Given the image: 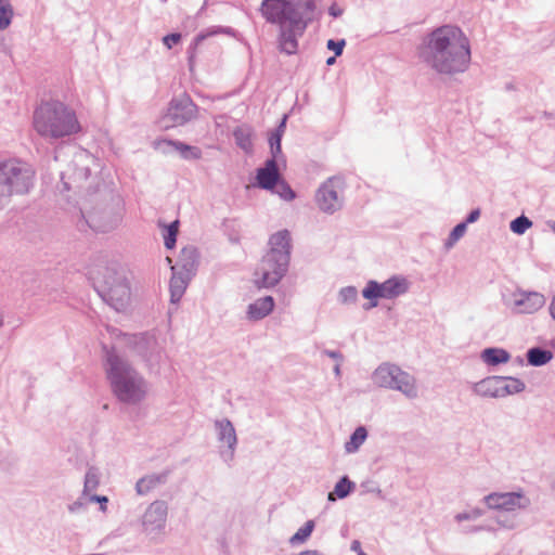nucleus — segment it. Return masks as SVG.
Listing matches in <instances>:
<instances>
[{"mask_svg": "<svg viewBox=\"0 0 555 555\" xmlns=\"http://www.w3.org/2000/svg\"><path fill=\"white\" fill-rule=\"evenodd\" d=\"M424 56L439 73L463 72L470 61L469 41L459 27L446 25L429 35Z\"/></svg>", "mask_w": 555, "mask_h": 555, "instance_id": "obj_1", "label": "nucleus"}, {"mask_svg": "<svg viewBox=\"0 0 555 555\" xmlns=\"http://www.w3.org/2000/svg\"><path fill=\"white\" fill-rule=\"evenodd\" d=\"M33 126L38 134L51 139L69 137L81 131L76 112L57 100L42 102L35 109Z\"/></svg>", "mask_w": 555, "mask_h": 555, "instance_id": "obj_2", "label": "nucleus"}, {"mask_svg": "<svg viewBox=\"0 0 555 555\" xmlns=\"http://www.w3.org/2000/svg\"><path fill=\"white\" fill-rule=\"evenodd\" d=\"M106 373L113 392L119 400L135 403L144 398L146 390L143 378L117 354H108Z\"/></svg>", "mask_w": 555, "mask_h": 555, "instance_id": "obj_3", "label": "nucleus"}, {"mask_svg": "<svg viewBox=\"0 0 555 555\" xmlns=\"http://www.w3.org/2000/svg\"><path fill=\"white\" fill-rule=\"evenodd\" d=\"M263 17L272 24L282 25L299 15H309L314 10L312 0H263Z\"/></svg>", "mask_w": 555, "mask_h": 555, "instance_id": "obj_4", "label": "nucleus"}, {"mask_svg": "<svg viewBox=\"0 0 555 555\" xmlns=\"http://www.w3.org/2000/svg\"><path fill=\"white\" fill-rule=\"evenodd\" d=\"M33 171L15 162L0 164V203L12 194L27 192L33 181Z\"/></svg>", "mask_w": 555, "mask_h": 555, "instance_id": "obj_5", "label": "nucleus"}, {"mask_svg": "<svg viewBox=\"0 0 555 555\" xmlns=\"http://www.w3.org/2000/svg\"><path fill=\"white\" fill-rule=\"evenodd\" d=\"M101 291L116 307H121L129 299L130 288L124 274L116 269L105 268L96 272L94 278Z\"/></svg>", "mask_w": 555, "mask_h": 555, "instance_id": "obj_6", "label": "nucleus"}, {"mask_svg": "<svg viewBox=\"0 0 555 555\" xmlns=\"http://www.w3.org/2000/svg\"><path fill=\"white\" fill-rule=\"evenodd\" d=\"M288 261L284 254L267 253L255 270L254 282L260 287H272L286 272Z\"/></svg>", "mask_w": 555, "mask_h": 555, "instance_id": "obj_7", "label": "nucleus"}, {"mask_svg": "<svg viewBox=\"0 0 555 555\" xmlns=\"http://www.w3.org/2000/svg\"><path fill=\"white\" fill-rule=\"evenodd\" d=\"M374 378L382 387L398 389L409 397L416 395L414 380L397 366H379L374 373Z\"/></svg>", "mask_w": 555, "mask_h": 555, "instance_id": "obj_8", "label": "nucleus"}, {"mask_svg": "<svg viewBox=\"0 0 555 555\" xmlns=\"http://www.w3.org/2000/svg\"><path fill=\"white\" fill-rule=\"evenodd\" d=\"M308 15H299L280 25L279 47L282 52L294 54L298 49V38L307 28Z\"/></svg>", "mask_w": 555, "mask_h": 555, "instance_id": "obj_9", "label": "nucleus"}, {"mask_svg": "<svg viewBox=\"0 0 555 555\" xmlns=\"http://www.w3.org/2000/svg\"><path fill=\"white\" fill-rule=\"evenodd\" d=\"M408 289V282L405 279L401 278H391L384 283L379 284L375 281H370L362 294L366 299H376V298H393Z\"/></svg>", "mask_w": 555, "mask_h": 555, "instance_id": "obj_10", "label": "nucleus"}, {"mask_svg": "<svg viewBox=\"0 0 555 555\" xmlns=\"http://www.w3.org/2000/svg\"><path fill=\"white\" fill-rule=\"evenodd\" d=\"M343 190V181L331 178L318 190L315 201L319 208L325 212H333L340 207L339 192Z\"/></svg>", "mask_w": 555, "mask_h": 555, "instance_id": "obj_11", "label": "nucleus"}, {"mask_svg": "<svg viewBox=\"0 0 555 555\" xmlns=\"http://www.w3.org/2000/svg\"><path fill=\"white\" fill-rule=\"evenodd\" d=\"M196 116V105L192 102L189 96H182L180 99L171 101L166 119L169 126H181Z\"/></svg>", "mask_w": 555, "mask_h": 555, "instance_id": "obj_12", "label": "nucleus"}, {"mask_svg": "<svg viewBox=\"0 0 555 555\" xmlns=\"http://www.w3.org/2000/svg\"><path fill=\"white\" fill-rule=\"evenodd\" d=\"M485 500L488 507L494 509L515 511L529 505V500L520 492L491 493Z\"/></svg>", "mask_w": 555, "mask_h": 555, "instance_id": "obj_13", "label": "nucleus"}, {"mask_svg": "<svg viewBox=\"0 0 555 555\" xmlns=\"http://www.w3.org/2000/svg\"><path fill=\"white\" fill-rule=\"evenodd\" d=\"M280 179L279 168L274 158L268 159L264 167L257 170L256 180L261 189L273 191Z\"/></svg>", "mask_w": 555, "mask_h": 555, "instance_id": "obj_14", "label": "nucleus"}, {"mask_svg": "<svg viewBox=\"0 0 555 555\" xmlns=\"http://www.w3.org/2000/svg\"><path fill=\"white\" fill-rule=\"evenodd\" d=\"M197 258V250L194 247H184L180 253L177 264L171 266V270L190 275L195 270Z\"/></svg>", "mask_w": 555, "mask_h": 555, "instance_id": "obj_15", "label": "nucleus"}, {"mask_svg": "<svg viewBox=\"0 0 555 555\" xmlns=\"http://www.w3.org/2000/svg\"><path fill=\"white\" fill-rule=\"evenodd\" d=\"M504 383V377H489L477 385V391L483 396L503 397L506 390Z\"/></svg>", "mask_w": 555, "mask_h": 555, "instance_id": "obj_16", "label": "nucleus"}, {"mask_svg": "<svg viewBox=\"0 0 555 555\" xmlns=\"http://www.w3.org/2000/svg\"><path fill=\"white\" fill-rule=\"evenodd\" d=\"M274 300L271 296H266L248 306L247 314L251 320H261L272 312Z\"/></svg>", "mask_w": 555, "mask_h": 555, "instance_id": "obj_17", "label": "nucleus"}, {"mask_svg": "<svg viewBox=\"0 0 555 555\" xmlns=\"http://www.w3.org/2000/svg\"><path fill=\"white\" fill-rule=\"evenodd\" d=\"M544 298L538 293L524 295L521 299L516 301L517 311L520 313H533L542 308Z\"/></svg>", "mask_w": 555, "mask_h": 555, "instance_id": "obj_18", "label": "nucleus"}, {"mask_svg": "<svg viewBox=\"0 0 555 555\" xmlns=\"http://www.w3.org/2000/svg\"><path fill=\"white\" fill-rule=\"evenodd\" d=\"M172 278L170 280V296L172 302H178L183 296L190 275L180 273L179 271H172Z\"/></svg>", "mask_w": 555, "mask_h": 555, "instance_id": "obj_19", "label": "nucleus"}, {"mask_svg": "<svg viewBox=\"0 0 555 555\" xmlns=\"http://www.w3.org/2000/svg\"><path fill=\"white\" fill-rule=\"evenodd\" d=\"M270 250L268 253H279L289 259V233L287 231H280L273 234L270 238Z\"/></svg>", "mask_w": 555, "mask_h": 555, "instance_id": "obj_20", "label": "nucleus"}, {"mask_svg": "<svg viewBox=\"0 0 555 555\" xmlns=\"http://www.w3.org/2000/svg\"><path fill=\"white\" fill-rule=\"evenodd\" d=\"M251 134V130L247 127H237L233 132L236 144L247 153L253 150Z\"/></svg>", "mask_w": 555, "mask_h": 555, "instance_id": "obj_21", "label": "nucleus"}, {"mask_svg": "<svg viewBox=\"0 0 555 555\" xmlns=\"http://www.w3.org/2000/svg\"><path fill=\"white\" fill-rule=\"evenodd\" d=\"M481 357L486 363L491 365L505 363L509 360V354L505 350L498 348H488L483 350Z\"/></svg>", "mask_w": 555, "mask_h": 555, "instance_id": "obj_22", "label": "nucleus"}, {"mask_svg": "<svg viewBox=\"0 0 555 555\" xmlns=\"http://www.w3.org/2000/svg\"><path fill=\"white\" fill-rule=\"evenodd\" d=\"M528 362L533 366L546 364L553 359L552 351L540 348H531L527 353Z\"/></svg>", "mask_w": 555, "mask_h": 555, "instance_id": "obj_23", "label": "nucleus"}, {"mask_svg": "<svg viewBox=\"0 0 555 555\" xmlns=\"http://www.w3.org/2000/svg\"><path fill=\"white\" fill-rule=\"evenodd\" d=\"M158 146L162 145H172L175 146L184 157H193V158H199L201 157V150L195 146H190L180 142H172L163 140L157 143Z\"/></svg>", "mask_w": 555, "mask_h": 555, "instance_id": "obj_24", "label": "nucleus"}, {"mask_svg": "<svg viewBox=\"0 0 555 555\" xmlns=\"http://www.w3.org/2000/svg\"><path fill=\"white\" fill-rule=\"evenodd\" d=\"M220 439L230 448L236 443L235 430L229 421L218 423Z\"/></svg>", "mask_w": 555, "mask_h": 555, "instance_id": "obj_25", "label": "nucleus"}, {"mask_svg": "<svg viewBox=\"0 0 555 555\" xmlns=\"http://www.w3.org/2000/svg\"><path fill=\"white\" fill-rule=\"evenodd\" d=\"M366 437V429L364 427H358L350 437V440L346 443V451L348 453L356 452L359 449V447L365 441Z\"/></svg>", "mask_w": 555, "mask_h": 555, "instance_id": "obj_26", "label": "nucleus"}, {"mask_svg": "<svg viewBox=\"0 0 555 555\" xmlns=\"http://www.w3.org/2000/svg\"><path fill=\"white\" fill-rule=\"evenodd\" d=\"M352 483L348 480L347 477L341 478L335 486L333 492L328 493V500L335 501V495L339 499H343L349 494L351 491Z\"/></svg>", "mask_w": 555, "mask_h": 555, "instance_id": "obj_27", "label": "nucleus"}, {"mask_svg": "<svg viewBox=\"0 0 555 555\" xmlns=\"http://www.w3.org/2000/svg\"><path fill=\"white\" fill-rule=\"evenodd\" d=\"M285 120H286V117L283 118L279 129H276V131L273 132L271 134V137L269 138V143H270L271 151H272V158H274V159H275L276 155L279 153H281V139H282V134H283L284 128H285Z\"/></svg>", "mask_w": 555, "mask_h": 555, "instance_id": "obj_28", "label": "nucleus"}, {"mask_svg": "<svg viewBox=\"0 0 555 555\" xmlns=\"http://www.w3.org/2000/svg\"><path fill=\"white\" fill-rule=\"evenodd\" d=\"M273 191L285 201H293L296 196L291 186L282 179L275 184Z\"/></svg>", "mask_w": 555, "mask_h": 555, "instance_id": "obj_29", "label": "nucleus"}, {"mask_svg": "<svg viewBox=\"0 0 555 555\" xmlns=\"http://www.w3.org/2000/svg\"><path fill=\"white\" fill-rule=\"evenodd\" d=\"M13 15L12 8L9 3L0 0V29L7 28Z\"/></svg>", "mask_w": 555, "mask_h": 555, "instance_id": "obj_30", "label": "nucleus"}, {"mask_svg": "<svg viewBox=\"0 0 555 555\" xmlns=\"http://www.w3.org/2000/svg\"><path fill=\"white\" fill-rule=\"evenodd\" d=\"M178 221H173L169 225L165 227L166 233L164 234L165 246L167 248H172L176 244L177 234H178Z\"/></svg>", "mask_w": 555, "mask_h": 555, "instance_id": "obj_31", "label": "nucleus"}, {"mask_svg": "<svg viewBox=\"0 0 555 555\" xmlns=\"http://www.w3.org/2000/svg\"><path fill=\"white\" fill-rule=\"evenodd\" d=\"M532 222L525 216H520L511 222V230L516 234H524Z\"/></svg>", "mask_w": 555, "mask_h": 555, "instance_id": "obj_32", "label": "nucleus"}, {"mask_svg": "<svg viewBox=\"0 0 555 555\" xmlns=\"http://www.w3.org/2000/svg\"><path fill=\"white\" fill-rule=\"evenodd\" d=\"M314 528V522L312 520H309L305 524L304 527H301L291 539V542H304L307 540L310 534L312 533Z\"/></svg>", "mask_w": 555, "mask_h": 555, "instance_id": "obj_33", "label": "nucleus"}, {"mask_svg": "<svg viewBox=\"0 0 555 555\" xmlns=\"http://www.w3.org/2000/svg\"><path fill=\"white\" fill-rule=\"evenodd\" d=\"M504 385L506 387L505 395L519 392L525 388L524 383L516 378L504 377Z\"/></svg>", "mask_w": 555, "mask_h": 555, "instance_id": "obj_34", "label": "nucleus"}, {"mask_svg": "<svg viewBox=\"0 0 555 555\" xmlns=\"http://www.w3.org/2000/svg\"><path fill=\"white\" fill-rule=\"evenodd\" d=\"M466 231V222H462L460 224H457L451 232L450 236H449V242H448V245L451 246L453 245L456 241H459L465 233Z\"/></svg>", "mask_w": 555, "mask_h": 555, "instance_id": "obj_35", "label": "nucleus"}, {"mask_svg": "<svg viewBox=\"0 0 555 555\" xmlns=\"http://www.w3.org/2000/svg\"><path fill=\"white\" fill-rule=\"evenodd\" d=\"M345 44H346L345 40L334 41L331 39L327 41L326 46H327L328 50H332L335 52V56H338L343 53Z\"/></svg>", "mask_w": 555, "mask_h": 555, "instance_id": "obj_36", "label": "nucleus"}, {"mask_svg": "<svg viewBox=\"0 0 555 555\" xmlns=\"http://www.w3.org/2000/svg\"><path fill=\"white\" fill-rule=\"evenodd\" d=\"M180 40H181L180 34H170L163 38V42L168 49H171L173 46L178 44L180 42Z\"/></svg>", "mask_w": 555, "mask_h": 555, "instance_id": "obj_37", "label": "nucleus"}, {"mask_svg": "<svg viewBox=\"0 0 555 555\" xmlns=\"http://www.w3.org/2000/svg\"><path fill=\"white\" fill-rule=\"evenodd\" d=\"M480 217V210L479 209H475L473 211H470V214L468 215L467 219H466V223H473L475 221H477Z\"/></svg>", "mask_w": 555, "mask_h": 555, "instance_id": "obj_38", "label": "nucleus"}, {"mask_svg": "<svg viewBox=\"0 0 555 555\" xmlns=\"http://www.w3.org/2000/svg\"><path fill=\"white\" fill-rule=\"evenodd\" d=\"M341 294H348L351 298H356V295H357V293L353 288L346 289Z\"/></svg>", "mask_w": 555, "mask_h": 555, "instance_id": "obj_39", "label": "nucleus"}, {"mask_svg": "<svg viewBox=\"0 0 555 555\" xmlns=\"http://www.w3.org/2000/svg\"><path fill=\"white\" fill-rule=\"evenodd\" d=\"M299 555H320V553L317 551H305L301 552Z\"/></svg>", "mask_w": 555, "mask_h": 555, "instance_id": "obj_40", "label": "nucleus"}, {"mask_svg": "<svg viewBox=\"0 0 555 555\" xmlns=\"http://www.w3.org/2000/svg\"><path fill=\"white\" fill-rule=\"evenodd\" d=\"M352 550L358 551V553H359V552H362V551L360 550V542L354 541V542L352 543Z\"/></svg>", "mask_w": 555, "mask_h": 555, "instance_id": "obj_41", "label": "nucleus"}, {"mask_svg": "<svg viewBox=\"0 0 555 555\" xmlns=\"http://www.w3.org/2000/svg\"><path fill=\"white\" fill-rule=\"evenodd\" d=\"M334 63H335V56L328 57L327 61H326L327 65H332Z\"/></svg>", "mask_w": 555, "mask_h": 555, "instance_id": "obj_42", "label": "nucleus"}, {"mask_svg": "<svg viewBox=\"0 0 555 555\" xmlns=\"http://www.w3.org/2000/svg\"><path fill=\"white\" fill-rule=\"evenodd\" d=\"M96 500H98L100 503H106V502H107V499H106L105 496L96 498Z\"/></svg>", "mask_w": 555, "mask_h": 555, "instance_id": "obj_43", "label": "nucleus"}, {"mask_svg": "<svg viewBox=\"0 0 555 555\" xmlns=\"http://www.w3.org/2000/svg\"><path fill=\"white\" fill-rule=\"evenodd\" d=\"M335 372L337 375L339 374V365L338 364L335 366Z\"/></svg>", "mask_w": 555, "mask_h": 555, "instance_id": "obj_44", "label": "nucleus"}, {"mask_svg": "<svg viewBox=\"0 0 555 555\" xmlns=\"http://www.w3.org/2000/svg\"><path fill=\"white\" fill-rule=\"evenodd\" d=\"M553 305H554V302L552 301L551 305H550V311H551L552 314H553Z\"/></svg>", "mask_w": 555, "mask_h": 555, "instance_id": "obj_45", "label": "nucleus"}, {"mask_svg": "<svg viewBox=\"0 0 555 555\" xmlns=\"http://www.w3.org/2000/svg\"><path fill=\"white\" fill-rule=\"evenodd\" d=\"M166 261L170 264L172 260H171V258H170V257H167V258H166Z\"/></svg>", "mask_w": 555, "mask_h": 555, "instance_id": "obj_46", "label": "nucleus"}, {"mask_svg": "<svg viewBox=\"0 0 555 555\" xmlns=\"http://www.w3.org/2000/svg\"><path fill=\"white\" fill-rule=\"evenodd\" d=\"M89 482H90V479H89V476H88V477H87V480H86V486H87V487H88Z\"/></svg>", "mask_w": 555, "mask_h": 555, "instance_id": "obj_47", "label": "nucleus"}, {"mask_svg": "<svg viewBox=\"0 0 555 555\" xmlns=\"http://www.w3.org/2000/svg\"><path fill=\"white\" fill-rule=\"evenodd\" d=\"M465 518H466L465 516H461V515L457 516V519H460V520L465 519Z\"/></svg>", "mask_w": 555, "mask_h": 555, "instance_id": "obj_48", "label": "nucleus"}, {"mask_svg": "<svg viewBox=\"0 0 555 555\" xmlns=\"http://www.w3.org/2000/svg\"><path fill=\"white\" fill-rule=\"evenodd\" d=\"M359 555H366L364 552H359Z\"/></svg>", "mask_w": 555, "mask_h": 555, "instance_id": "obj_49", "label": "nucleus"}]
</instances>
